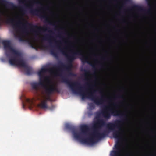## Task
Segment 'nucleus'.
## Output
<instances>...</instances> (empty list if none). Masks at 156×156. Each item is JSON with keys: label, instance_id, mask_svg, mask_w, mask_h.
I'll return each instance as SVG.
<instances>
[{"label": "nucleus", "instance_id": "nucleus-20", "mask_svg": "<svg viewBox=\"0 0 156 156\" xmlns=\"http://www.w3.org/2000/svg\"><path fill=\"white\" fill-rule=\"evenodd\" d=\"M114 99H116L117 98H124V97L123 95H120L118 94L117 95H115L113 98Z\"/></svg>", "mask_w": 156, "mask_h": 156}, {"label": "nucleus", "instance_id": "nucleus-25", "mask_svg": "<svg viewBox=\"0 0 156 156\" xmlns=\"http://www.w3.org/2000/svg\"><path fill=\"white\" fill-rule=\"evenodd\" d=\"M26 101L27 102L29 103L30 104H31L32 103V101L30 100V99H27Z\"/></svg>", "mask_w": 156, "mask_h": 156}, {"label": "nucleus", "instance_id": "nucleus-16", "mask_svg": "<svg viewBox=\"0 0 156 156\" xmlns=\"http://www.w3.org/2000/svg\"><path fill=\"white\" fill-rule=\"evenodd\" d=\"M53 37L52 36L49 34H46L45 35L44 37L43 38V40L45 41H48L50 44H51V38Z\"/></svg>", "mask_w": 156, "mask_h": 156}, {"label": "nucleus", "instance_id": "nucleus-37", "mask_svg": "<svg viewBox=\"0 0 156 156\" xmlns=\"http://www.w3.org/2000/svg\"><path fill=\"white\" fill-rule=\"evenodd\" d=\"M113 105H114V106H116V105L115 104H113Z\"/></svg>", "mask_w": 156, "mask_h": 156}, {"label": "nucleus", "instance_id": "nucleus-28", "mask_svg": "<svg viewBox=\"0 0 156 156\" xmlns=\"http://www.w3.org/2000/svg\"><path fill=\"white\" fill-rule=\"evenodd\" d=\"M93 115V113L92 112H89L88 113V116L89 117H90Z\"/></svg>", "mask_w": 156, "mask_h": 156}, {"label": "nucleus", "instance_id": "nucleus-11", "mask_svg": "<svg viewBox=\"0 0 156 156\" xmlns=\"http://www.w3.org/2000/svg\"><path fill=\"white\" fill-rule=\"evenodd\" d=\"M1 2L6 8H9L12 9L16 8L15 5L13 3L8 2L5 0H1Z\"/></svg>", "mask_w": 156, "mask_h": 156}, {"label": "nucleus", "instance_id": "nucleus-13", "mask_svg": "<svg viewBox=\"0 0 156 156\" xmlns=\"http://www.w3.org/2000/svg\"><path fill=\"white\" fill-rule=\"evenodd\" d=\"M48 70V69L45 67L42 68L38 72V74L40 77H43L44 73H45Z\"/></svg>", "mask_w": 156, "mask_h": 156}, {"label": "nucleus", "instance_id": "nucleus-29", "mask_svg": "<svg viewBox=\"0 0 156 156\" xmlns=\"http://www.w3.org/2000/svg\"><path fill=\"white\" fill-rule=\"evenodd\" d=\"M54 108H55L54 106L53 105H52L51 106V107L49 108H48L51 110H52Z\"/></svg>", "mask_w": 156, "mask_h": 156}, {"label": "nucleus", "instance_id": "nucleus-24", "mask_svg": "<svg viewBox=\"0 0 156 156\" xmlns=\"http://www.w3.org/2000/svg\"><path fill=\"white\" fill-rule=\"evenodd\" d=\"M69 75L70 76H76V75L75 74L72 73L71 72H69Z\"/></svg>", "mask_w": 156, "mask_h": 156}, {"label": "nucleus", "instance_id": "nucleus-40", "mask_svg": "<svg viewBox=\"0 0 156 156\" xmlns=\"http://www.w3.org/2000/svg\"><path fill=\"white\" fill-rule=\"evenodd\" d=\"M59 42H60V43H61V41H59Z\"/></svg>", "mask_w": 156, "mask_h": 156}, {"label": "nucleus", "instance_id": "nucleus-34", "mask_svg": "<svg viewBox=\"0 0 156 156\" xmlns=\"http://www.w3.org/2000/svg\"><path fill=\"white\" fill-rule=\"evenodd\" d=\"M1 12L0 11V18H1Z\"/></svg>", "mask_w": 156, "mask_h": 156}, {"label": "nucleus", "instance_id": "nucleus-17", "mask_svg": "<svg viewBox=\"0 0 156 156\" xmlns=\"http://www.w3.org/2000/svg\"><path fill=\"white\" fill-rule=\"evenodd\" d=\"M50 53L52 55L55 57H57L58 56V53L55 49H51L50 50Z\"/></svg>", "mask_w": 156, "mask_h": 156}, {"label": "nucleus", "instance_id": "nucleus-26", "mask_svg": "<svg viewBox=\"0 0 156 156\" xmlns=\"http://www.w3.org/2000/svg\"><path fill=\"white\" fill-rule=\"evenodd\" d=\"M147 2L148 3V5L149 6H151V5L150 3L151 0H146Z\"/></svg>", "mask_w": 156, "mask_h": 156}, {"label": "nucleus", "instance_id": "nucleus-3", "mask_svg": "<svg viewBox=\"0 0 156 156\" xmlns=\"http://www.w3.org/2000/svg\"><path fill=\"white\" fill-rule=\"evenodd\" d=\"M7 57L9 58V62L12 66H16L17 67L25 68L26 72L27 75L31 74V70L26 64L25 61L19 57L21 56L20 52L15 49L11 45L9 41L4 40L2 41Z\"/></svg>", "mask_w": 156, "mask_h": 156}, {"label": "nucleus", "instance_id": "nucleus-31", "mask_svg": "<svg viewBox=\"0 0 156 156\" xmlns=\"http://www.w3.org/2000/svg\"><path fill=\"white\" fill-rule=\"evenodd\" d=\"M130 1V0H124L125 2H129Z\"/></svg>", "mask_w": 156, "mask_h": 156}, {"label": "nucleus", "instance_id": "nucleus-19", "mask_svg": "<svg viewBox=\"0 0 156 156\" xmlns=\"http://www.w3.org/2000/svg\"><path fill=\"white\" fill-rule=\"evenodd\" d=\"M133 8L134 9H137L143 11H146V10L144 9L141 7L137 5H135L133 6Z\"/></svg>", "mask_w": 156, "mask_h": 156}, {"label": "nucleus", "instance_id": "nucleus-32", "mask_svg": "<svg viewBox=\"0 0 156 156\" xmlns=\"http://www.w3.org/2000/svg\"><path fill=\"white\" fill-rule=\"evenodd\" d=\"M25 106V104L23 103V104H22L23 108H24Z\"/></svg>", "mask_w": 156, "mask_h": 156}, {"label": "nucleus", "instance_id": "nucleus-21", "mask_svg": "<svg viewBox=\"0 0 156 156\" xmlns=\"http://www.w3.org/2000/svg\"><path fill=\"white\" fill-rule=\"evenodd\" d=\"M47 94L48 95V96L47 97L45 98V99L44 100V101H46V102H47V101H52V100L50 97V95H49L48 94Z\"/></svg>", "mask_w": 156, "mask_h": 156}, {"label": "nucleus", "instance_id": "nucleus-8", "mask_svg": "<svg viewBox=\"0 0 156 156\" xmlns=\"http://www.w3.org/2000/svg\"><path fill=\"white\" fill-rule=\"evenodd\" d=\"M32 7L31 5H30V12L31 14L39 16L41 19L44 20L45 22L48 23L51 25H55V23H53L49 20L47 16L44 15H43L40 13V11L39 10L33 9L31 8Z\"/></svg>", "mask_w": 156, "mask_h": 156}, {"label": "nucleus", "instance_id": "nucleus-36", "mask_svg": "<svg viewBox=\"0 0 156 156\" xmlns=\"http://www.w3.org/2000/svg\"><path fill=\"white\" fill-rule=\"evenodd\" d=\"M100 93H101V94L102 93V91H100Z\"/></svg>", "mask_w": 156, "mask_h": 156}, {"label": "nucleus", "instance_id": "nucleus-33", "mask_svg": "<svg viewBox=\"0 0 156 156\" xmlns=\"http://www.w3.org/2000/svg\"><path fill=\"white\" fill-rule=\"evenodd\" d=\"M103 60H105V57H102L101 58Z\"/></svg>", "mask_w": 156, "mask_h": 156}, {"label": "nucleus", "instance_id": "nucleus-2", "mask_svg": "<svg viewBox=\"0 0 156 156\" xmlns=\"http://www.w3.org/2000/svg\"><path fill=\"white\" fill-rule=\"evenodd\" d=\"M61 81L66 83L73 92L80 94L83 99L86 98H90L98 105H102L105 101L104 95H101L100 97L94 95L96 90H92V86L88 84L87 85L90 89L86 88L84 91L83 89L84 87L81 86L80 83L78 82H71L64 76L62 77Z\"/></svg>", "mask_w": 156, "mask_h": 156}, {"label": "nucleus", "instance_id": "nucleus-4", "mask_svg": "<svg viewBox=\"0 0 156 156\" xmlns=\"http://www.w3.org/2000/svg\"><path fill=\"white\" fill-rule=\"evenodd\" d=\"M58 47L61 52L66 57L67 60V63L66 64H64L62 62H60L59 66H55V68L62 69L68 71H70L73 66V62L77 58V56H80V59L83 63H87L92 66L93 69L94 71L93 75H95L96 74V68L95 65L92 64L88 60L87 57L83 54L82 50H77L75 52L71 53V54H68L63 49L59 47Z\"/></svg>", "mask_w": 156, "mask_h": 156}, {"label": "nucleus", "instance_id": "nucleus-27", "mask_svg": "<svg viewBox=\"0 0 156 156\" xmlns=\"http://www.w3.org/2000/svg\"><path fill=\"white\" fill-rule=\"evenodd\" d=\"M34 2L35 3H36L37 4H40V5H42L41 3L40 2H39V1H34Z\"/></svg>", "mask_w": 156, "mask_h": 156}, {"label": "nucleus", "instance_id": "nucleus-9", "mask_svg": "<svg viewBox=\"0 0 156 156\" xmlns=\"http://www.w3.org/2000/svg\"><path fill=\"white\" fill-rule=\"evenodd\" d=\"M44 88L46 93L49 95H50L54 92H60V90L56 84L50 86L49 87L45 86Z\"/></svg>", "mask_w": 156, "mask_h": 156}, {"label": "nucleus", "instance_id": "nucleus-39", "mask_svg": "<svg viewBox=\"0 0 156 156\" xmlns=\"http://www.w3.org/2000/svg\"><path fill=\"white\" fill-rule=\"evenodd\" d=\"M123 22H125V21H123Z\"/></svg>", "mask_w": 156, "mask_h": 156}, {"label": "nucleus", "instance_id": "nucleus-5", "mask_svg": "<svg viewBox=\"0 0 156 156\" xmlns=\"http://www.w3.org/2000/svg\"><path fill=\"white\" fill-rule=\"evenodd\" d=\"M22 19L23 21L25 22L24 23H23L21 20L20 19H19L16 22V24H14V20L11 18L8 19L7 20V23L12 24L13 25L14 27L16 29V27L19 28L21 30L22 32L23 33H25L27 32V27H30L33 31L34 29L36 28L37 30L39 31L44 30L48 31L50 32H52L51 30H48L49 29H50L49 27H38L37 25H34L30 23L24 19Z\"/></svg>", "mask_w": 156, "mask_h": 156}, {"label": "nucleus", "instance_id": "nucleus-22", "mask_svg": "<svg viewBox=\"0 0 156 156\" xmlns=\"http://www.w3.org/2000/svg\"><path fill=\"white\" fill-rule=\"evenodd\" d=\"M84 71L85 72V73L84 74V76L86 77L87 76V74H90V71L84 70Z\"/></svg>", "mask_w": 156, "mask_h": 156}, {"label": "nucleus", "instance_id": "nucleus-18", "mask_svg": "<svg viewBox=\"0 0 156 156\" xmlns=\"http://www.w3.org/2000/svg\"><path fill=\"white\" fill-rule=\"evenodd\" d=\"M42 77H40V81L39 82H37V83L38 84L39 86H43L44 87V88L45 89V86H46L44 85V81L42 79Z\"/></svg>", "mask_w": 156, "mask_h": 156}, {"label": "nucleus", "instance_id": "nucleus-6", "mask_svg": "<svg viewBox=\"0 0 156 156\" xmlns=\"http://www.w3.org/2000/svg\"><path fill=\"white\" fill-rule=\"evenodd\" d=\"M127 116L123 117L120 120L115 121L113 122H109L106 125V127L110 131L113 132L114 137L119 139L121 137L123 130L122 129L123 125L126 120Z\"/></svg>", "mask_w": 156, "mask_h": 156}, {"label": "nucleus", "instance_id": "nucleus-14", "mask_svg": "<svg viewBox=\"0 0 156 156\" xmlns=\"http://www.w3.org/2000/svg\"><path fill=\"white\" fill-rule=\"evenodd\" d=\"M107 124L106 125V122L103 119L98 120L97 123V125L99 127H100L105 126H106Z\"/></svg>", "mask_w": 156, "mask_h": 156}, {"label": "nucleus", "instance_id": "nucleus-35", "mask_svg": "<svg viewBox=\"0 0 156 156\" xmlns=\"http://www.w3.org/2000/svg\"><path fill=\"white\" fill-rule=\"evenodd\" d=\"M32 47L33 48H35V47H34V46H33V45H32Z\"/></svg>", "mask_w": 156, "mask_h": 156}, {"label": "nucleus", "instance_id": "nucleus-10", "mask_svg": "<svg viewBox=\"0 0 156 156\" xmlns=\"http://www.w3.org/2000/svg\"><path fill=\"white\" fill-rule=\"evenodd\" d=\"M121 145L119 143H117L115 145L116 150L112 151L111 155V156H119L122 151Z\"/></svg>", "mask_w": 156, "mask_h": 156}, {"label": "nucleus", "instance_id": "nucleus-15", "mask_svg": "<svg viewBox=\"0 0 156 156\" xmlns=\"http://www.w3.org/2000/svg\"><path fill=\"white\" fill-rule=\"evenodd\" d=\"M31 85L32 88L35 90L36 91H37L39 89V86L37 82H33L31 83Z\"/></svg>", "mask_w": 156, "mask_h": 156}, {"label": "nucleus", "instance_id": "nucleus-23", "mask_svg": "<svg viewBox=\"0 0 156 156\" xmlns=\"http://www.w3.org/2000/svg\"><path fill=\"white\" fill-rule=\"evenodd\" d=\"M89 106L90 109H94L95 108V106L94 104L92 103H90L89 104Z\"/></svg>", "mask_w": 156, "mask_h": 156}, {"label": "nucleus", "instance_id": "nucleus-1", "mask_svg": "<svg viewBox=\"0 0 156 156\" xmlns=\"http://www.w3.org/2000/svg\"><path fill=\"white\" fill-rule=\"evenodd\" d=\"M66 128L71 131L75 138L80 140L81 142L88 144L93 145L97 141L104 138L109 133L106 130L104 131L102 133L99 132L98 130L95 129L90 137L86 138H83L82 135H86L89 130L88 126L87 125H83L81 127V132H77L76 128L73 125L67 123L65 125Z\"/></svg>", "mask_w": 156, "mask_h": 156}, {"label": "nucleus", "instance_id": "nucleus-12", "mask_svg": "<svg viewBox=\"0 0 156 156\" xmlns=\"http://www.w3.org/2000/svg\"><path fill=\"white\" fill-rule=\"evenodd\" d=\"M38 106L42 109H46L48 108L47 103L44 100L41 101V103L38 105Z\"/></svg>", "mask_w": 156, "mask_h": 156}, {"label": "nucleus", "instance_id": "nucleus-38", "mask_svg": "<svg viewBox=\"0 0 156 156\" xmlns=\"http://www.w3.org/2000/svg\"><path fill=\"white\" fill-rule=\"evenodd\" d=\"M64 48V49H66L67 48V47H65Z\"/></svg>", "mask_w": 156, "mask_h": 156}, {"label": "nucleus", "instance_id": "nucleus-30", "mask_svg": "<svg viewBox=\"0 0 156 156\" xmlns=\"http://www.w3.org/2000/svg\"><path fill=\"white\" fill-rule=\"evenodd\" d=\"M23 0H18V2L20 3H23V1H22Z\"/></svg>", "mask_w": 156, "mask_h": 156}, {"label": "nucleus", "instance_id": "nucleus-7", "mask_svg": "<svg viewBox=\"0 0 156 156\" xmlns=\"http://www.w3.org/2000/svg\"><path fill=\"white\" fill-rule=\"evenodd\" d=\"M120 112V111L113 110L112 109H109L108 107L104 105L101 112L99 113L98 115H101L103 117L107 119L110 118L112 115L115 116H120L121 118L127 116L125 113H119Z\"/></svg>", "mask_w": 156, "mask_h": 156}]
</instances>
